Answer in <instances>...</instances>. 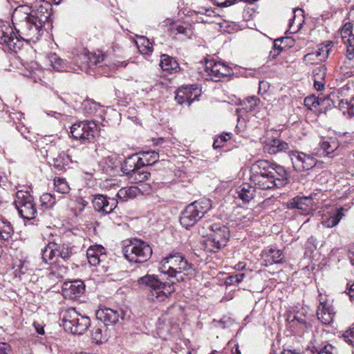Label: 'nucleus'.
I'll use <instances>...</instances> for the list:
<instances>
[{
	"label": "nucleus",
	"instance_id": "61",
	"mask_svg": "<svg viewBox=\"0 0 354 354\" xmlns=\"http://www.w3.org/2000/svg\"><path fill=\"white\" fill-rule=\"evenodd\" d=\"M307 243L311 245L313 248H317V240L315 236H311L308 239Z\"/></svg>",
	"mask_w": 354,
	"mask_h": 354
},
{
	"label": "nucleus",
	"instance_id": "21",
	"mask_svg": "<svg viewBox=\"0 0 354 354\" xmlns=\"http://www.w3.org/2000/svg\"><path fill=\"white\" fill-rule=\"evenodd\" d=\"M177 254L180 252L171 253L167 257H165L162 261V266L161 267V272L165 274H175L178 271V267L180 261L177 258Z\"/></svg>",
	"mask_w": 354,
	"mask_h": 354
},
{
	"label": "nucleus",
	"instance_id": "20",
	"mask_svg": "<svg viewBox=\"0 0 354 354\" xmlns=\"http://www.w3.org/2000/svg\"><path fill=\"white\" fill-rule=\"evenodd\" d=\"M283 259V252L275 248H270L262 252L263 264L266 267L274 263H280Z\"/></svg>",
	"mask_w": 354,
	"mask_h": 354
},
{
	"label": "nucleus",
	"instance_id": "23",
	"mask_svg": "<svg viewBox=\"0 0 354 354\" xmlns=\"http://www.w3.org/2000/svg\"><path fill=\"white\" fill-rule=\"evenodd\" d=\"M198 95L193 94L191 87H182L177 90L175 100L179 104H187L189 106L194 100H198Z\"/></svg>",
	"mask_w": 354,
	"mask_h": 354
},
{
	"label": "nucleus",
	"instance_id": "7",
	"mask_svg": "<svg viewBox=\"0 0 354 354\" xmlns=\"http://www.w3.org/2000/svg\"><path fill=\"white\" fill-rule=\"evenodd\" d=\"M210 232L205 242V250L216 253L226 246L230 239V230L227 227L218 223L209 226Z\"/></svg>",
	"mask_w": 354,
	"mask_h": 354
},
{
	"label": "nucleus",
	"instance_id": "41",
	"mask_svg": "<svg viewBox=\"0 0 354 354\" xmlns=\"http://www.w3.org/2000/svg\"><path fill=\"white\" fill-rule=\"evenodd\" d=\"M55 189L59 193L66 194L70 191V187L65 178L56 177L54 178Z\"/></svg>",
	"mask_w": 354,
	"mask_h": 354
},
{
	"label": "nucleus",
	"instance_id": "22",
	"mask_svg": "<svg viewBox=\"0 0 354 354\" xmlns=\"http://www.w3.org/2000/svg\"><path fill=\"white\" fill-rule=\"evenodd\" d=\"M105 249L100 245H94L90 246L86 250V257L88 261L92 266H97L100 264L102 261V258H104Z\"/></svg>",
	"mask_w": 354,
	"mask_h": 354
},
{
	"label": "nucleus",
	"instance_id": "63",
	"mask_svg": "<svg viewBox=\"0 0 354 354\" xmlns=\"http://www.w3.org/2000/svg\"><path fill=\"white\" fill-rule=\"evenodd\" d=\"M348 295L351 301H354V283L351 284L348 288Z\"/></svg>",
	"mask_w": 354,
	"mask_h": 354
},
{
	"label": "nucleus",
	"instance_id": "57",
	"mask_svg": "<svg viewBox=\"0 0 354 354\" xmlns=\"http://www.w3.org/2000/svg\"><path fill=\"white\" fill-rule=\"evenodd\" d=\"M344 104V100H341L340 104ZM345 104L347 105L348 114L351 117H353L354 116V97L351 99V100L349 102L346 101Z\"/></svg>",
	"mask_w": 354,
	"mask_h": 354
},
{
	"label": "nucleus",
	"instance_id": "42",
	"mask_svg": "<svg viewBox=\"0 0 354 354\" xmlns=\"http://www.w3.org/2000/svg\"><path fill=\"white\" fill-rule=\"evenodd\" d=\"M85 127V121L74 124L71 128V133L72 136L77 140H82L84 136V129Z\"/></svg>",
	"mask_w": 354,
	"mask_h": 354
},
{
	"label": "nucleus",
	"instance_id": "8",
	"mask_svg": "<svg viewBox=\"0 0 354 354\" xmlns=\"http://www.w3.org/2000/svg\"><path fill=\"white\" fill-rule=\"evenodd\" d=\"M76 149H68L66 151H59L55 145H50L46 149V157L49 159V164L59 171H66L71 162H78L75 156Z\"/></svg>",
	"mask_w": 354,
	"mask_h": 354
},
{
	"label": "nucleus",
	"instance_id": "28",
	"mask_svg": "<svg viewBox=\"0 0 354 354\" xmlns=\"http://www.w3.org/2000/svg\"><path fill=\"white\" fill-rule=\"evenodd\" d=\"M140 194V190L138 187L130 186L121 188L118 192L117 196L122 201H127L128 200L134 199Z\"/></svg>",
	"mask_w": 354,
	"mask_h": 354
},
{
	"label": "nucleus",
	"instance_id": "58",
	"mask_svg": "<svg viewBox=\"0 0 354 354\" xmlns=\"http://www.w3.org/2000/svg\"><path fill=\"white\" fill-rule=\"evenodd\" d=\"M173 31L174 32L175 34H183L187 36H188L189 33L190 32V30L180 25L174 26Z\"/></svg>",
	"mask_w": 354,
	"mask_h": 354
},
{
	"label": "nucleus",
	"instance_id": "9",
	"mask_svg": "<svg viewBox=\"0 0 354 354\" xmlns=\"http://www.w3.org/2000/svg\"><path fill=\"white\" fill-rule=\"evenodd\" d=\"M144 166L143 158L133 154L126 158L121 165L120 170L134 183H140L147 180L150 176V173L141 170Z\"/></svg>",
	"mask_w": 354,
	"mask_h": 354
},
{
	"label": "nucleus",
	"instance_id": "40",
	"mask_svg": "<svg viewBox=\"0 0 354 354\" xmlns=\"http://www.w3.org/2000/svg\"><path fill=\"white\" fill-rule=\"evenodd\" d=\"M141 155L142 157L140 158H143L145 166L156 163L159 158L158 153L155 151H143Z\"/></svg>",
	"mask_w": 354,
	"mask_h": 354
},
{
	"label": "nucleus",
	"instance_id": "1",
	"mask_svg": "<svg viewBox=\"0 0 354 354\" xmlns=\"http://www.w3.org/2000/svg\"><path fill=\"white\" fill-rule=\"evenodd\" d=\"M250 181L256 189L272 190L288 183V173L283 167L266 160H259L250 169Z\"/></svg>",
	"mask_w": 354,
	"mask_h": 354
},
{
	"label": "nucleus",
	"instance_id": "47",
	"mask_svg": "<svg viewBox=\"0 0 354 354\" xmlns=\"http://www.w3.org/2000/svg\"><path fill=\"white\" fill-rule=\"evenodd\" d=\"M41 205L46 208H52L55 204V197L49 193H44L40 197Z\"/></svg>",
	"mask_w": 354,
	"mask_h": 354
},
{
	"label": "nucleus",
	"instance_id": "49",
	"mask_svg": "<svg viewBox=\"0 0 354 354\" xmlns=\"http://www.w3.org/2000/svg\"><path fill=\"white\" fill-rule=\"evenodd\" d=\"M177 258L180 261L178 267V272H183L192 268V264L189 263L183 256L182 254H177Z\"/></svg>",
	"mask_w": 354,
	"mask_h": 354
},
{
	"label": "nucleus",
	"instance_id": "35",
	"mask_svg": "<svg viewBox=\"0 0 354 354\" xmlns=\"http://www.w3.org/2000/svg\"><path fill=\"white\" fill-rule=\"evenodd\" d=\"M333 46V42L328 41L326 44H320L317 50L313 51V53L315 54V56L318 57L319 61H325L328 58L330 49Z\"/></svg>",
	"mask_w": 354,
	"mask_h": 354
},
{
	"label": "nucleus",
	"instance_id": "45",
	"mask_svg": "<svg viewBox=\"0 0 354 354\" xmlns=\"http://www.w3.org/2000/svg\"><path fill=\"white\" fill-rule=\"evenodd\" d=\"M346 46V57L349 60L354 58V35L342 39Z\"/></svg>",
	"mask_w": 354,
	"mask_h": 354
},
{
	"label": "nucleus",
	"instance_id": "19",
	"mask_svg": "<svg viewBox=\"0 0 354 354\" xmlns=\"http://www.w3.org/2000/svg\"><path fill=\"white\" fill-rule=\"evenodd\" d=\"M265 150L270 154L287 152L290 150V145L281 139L271 137L266 140Z\"/></svg>",
	"mask_w": 354,
	"mask_h": 354
},
{
	"label": "nucleus",
	"instance_id": "18",
	"mask_svg": "<svg viewBox=\"0 0 354 354\" xmlns=\"http://www.w3.org/2000/svg\"><path fill=\"white\" fill-rule=\"evenodd\" d=\"M123 312L121 310H114L109 308H100L96 311L97 319L104 325H114L120 318L123 319Z\"/></svg>",
	"mask_w": 354,
	"mask_h": 354
},
{
	"label": "nucleus",
	"instance_id": "6",
	"mask_svg": "<svg viewBox=\"0 0 354 354\" xmlns=\"http://www.w3.org/2000/svg\"><path fill=\"white\" fill-rule=\"evenodd\" d=\"M122 253L130 262L144 263L151 257L152 248L147 242L135 239L124 245Z\"/></svg>",
	"mask_w": 354,
	"mask_h": 354
},
{
	"label": "nucleus",
	"instance_id": "34",
	"mask_svg": "<svg viewBox=\"0 0 354 354\" xmlns=\"http://www.w3.org/2000/svg\"><path fill=\"white\" fill-rule=\"evenodd\" d=\"M82 109L85 115H94L101 109L102 106L92 100H86L82 104Z\"/></svg>",
	"mask_w": 354,
	"mask_h": 354
},
{
	"label": "nucleus",
	"instance_id": "64",
	"mask_svg": "<svg viewBox=\"0 0 354 354\" xmlns=\"http://www.w3.org/2000/svg\"><path fill=\"white\" fill-rule=\"evenodd\" d=\"M294 319L297 320L300 324H304L306 328H308V326H310V324H307L304 319L299 317L297 315L294 316Z\"/></svg>",
	"mask_w": 354,
	"mask_h": 354
},
{
	"label": "nucleus",
	"instance_id": "29",
	"mask_svg": "<svg viewBox=\"0 0 354 354\" xmlns=\"http://www.w3.org/2000/svg\"><path fill=\"white\" fill-rule=\"evenodd\" d=\"M98 134L97 125L94 122L85 121L84 136L82 140H87L88 142H93L96 136Z\"/></svg>",
	"mask_w": 354,
	"mask_h": 354
},
{
	"label": "nucleus",
	"instance_id": "62",
	"mask_svg": "<svg viewBox=\"0 0 354 354\" xmlns=\"http://www.w3.org/2000/svg\"><path fill=\"white\" fill-rule=\"evenodd\" d=\"M33 324H34L35 328L38 334H39V335L44 334V329L42 326H41L39 324H36L35 322Z\"/></svg>",
	"mask_w": 354,
	"mask_h": 354
},
{
	"label": "nucleus",
	"instance_id": "17",
	"mask_svg": "<svg viewBox=\"0 0 354 354\" xmlns=\"http://www.w3.org/2000/svg\"><path fill=\"white\" fill-rule=\"evenodd\" d=\"M92 203L96 211L108 214L115 209L118 205V201L114 198L97 194L93 197Z\"/></svg>",
	"mask_w": 354,
	"mask_h": 354
},
{
	"label": "nucleus",
	"instance_id": "56",
	"mask_svg": "<svg viewBox=\"0 0 354 354\" xmlns=\"http://www.w3.org/2000/svg\"><path fill=\"white\" fill-rule=\"evenodd\" d=\"M304 62L307 64H313L315 62H319L318 59V57L315 56V54L312 52L306 54L304 57Z\"/></svg>",
	"mask_w": 354,
	"mask_h": 354
},
{
	"label": "nucleus",
	"instance_id": "44",
	"mask_svg": "<svg viewBox=\"0 0 354 354\" xmlns=\"http://www.w3.org/2000/svg\"><path fill=\"white\" fill-rule=\"evenodd\" d=\"M102 163L107 165V168L113 170L120 165L118 156L116 154H110L105 156L102 159Z\"/></svg>",
	"mask_w": 354,
	"mask_h": 354
},
{
	"label": "nucleus",
	"instance_id": "31",
	"mask_svg": "<svg viewBox=\"0 0 354 354\" xmlns=\"http://www.w3.org/2000/svg\"><path fill=\"white\" fill-rule=\"evenodd\" d=\"M344 210L342 207L337 208L335 212L322 221V225L328 228L336 226L344 216Z\"/></svg>",
	"mask_w": 354,
	"mask_h": 354
},
{
	"label": "nucleus",
	"instance_id": "54",
	"mask_svg": "<svg viewBox=\"0 0 354 354\" xmlns=\"http://www.w3.org/2000/svg\"><path fill=\"white\" fill-rule=\"evenodd\" d=\"M343 337L346 343L354 346V329L346 330L343 335Z\"/></svg>",
	"mask_w": 354,
	"mask_h": 354
},
{
	"label": "nucleus",
	"instance_id": "55",
	"mask_svg": "<svg viewBox=\"0 0 354 354\" xmlns=\"http://www.w3.org/2000/svg\"><path fill=\"white\" fill-rule=\"evenodd\" d=\"M14 274L17 277H21V274H24L27 271V268L25 266V263L20 262V264L14 267Z\"/></svg>",
	"mask_w": 354,
	"mask_h": 354
},
{
	"label": "nucleus",
	"instance_id": "14",
	"mask_svg": "<svg viewBox=\"0 0 354 354\" xmlns=\"http://www.w3.org/2000/svg\"><path fill=\"white\" fill-rule=\"evenodd\" d=\"M25 15L28 16L30 19L37 22L38 25H41L44 28L46 24L50 22V11L43 6H40L36 10H30L29 7L21 6L19 8Z\"/></svg>",
	"mask_w": 354,
	"mask_h": 354
},
{
	"label": "nucleus",
	"instance_id": "48",
	"mask_svg": "<svg viewBox=\"0 0 354 354\" xmlns=\"http://www.w3.org/2000/svg\"><path fill=\"white\" fill-rule=\"evenodd\" d=\"M327 68L325 65L315 66L313 70V76L314 80H325Z\"/></svg>",
	"mask_w": 354,
	"mask_h": 354
},
{
	"label": "nucleus",
	"instance_id": "5",
	"mask_svg": "<svg viewBox=\"0 0 354 354\" xmlns=\"http://www.w3.org/2000/svg\"><path fill=\"white\" fill-rule=\"evenodd\" d=\"M74 249V246L64 243L59 237H56L50 241L42 250V259L49 264L56 263L59 258L67 261L75 252Z\"/></svg>",
	"mask_w": 354,
	"mask_h": 354
},
{
	"label": "nucleus",
	"instance_id": "51",
	"mask_svg": "<svg viewBox=\"0 0 354 354\" xmlns=\"http://www.w3.org/2000/svg\"><path fill=\"white\" fill-rule=\"evenodd\" d=\"M231 133H227L225 135H221L216 139L214 140L213 143L214 149L220 148L222 145L228 139L230 138Z\"/></svg>",
	"mask_w": 354,
	"mask_h": 354
},
{
	"label": "nucleus",
	"instance_id": "39",
	"mask_svg": "<svg viewBox=\"0 0 354 354\" xmlns=\"http://www.w3.org/2000/svg\"><path fill=\"white\" fill-rule=\"evenodd\" d=\"M329 104V100L327 98L315 97V96H308L304 99V104L311 109L312 106H322L324 104Z\"/></svg>",
	"mask_w": 354,
	"mask_h": 354
},
{
	"label": "nucleus",
	"instance_id": "53",
	"mask_svg": "<svg viewBox=\"0 0 354 354\" xmlns=\"http://www.w3.org/2000/svg\"><path fill=\"white\" fill-rule=\"evenodd\" d=\"M103 55L101 54H91L88 56V64L89 66L97 65L103 61Z\"/></svg>",
	"mask_w": 354,
	"mask_h": 354
},
{
	"label": "nucleus",
	"instance_id": "30",
	"mask_svg": "<svg viewBox=\"0 0 354 354\" xmlns=\"http://www.w3.org/2000/svg\"><path fill=\"white\" fill-rule=\"evenodd\" d=\"M160 66L163 71H169L170 73L177 71V69L179 68L177 61L174 57L166 54L161 55Z\"/></svg>",
	"mask_w": 354,
	"mask_h": 354
},
{
	"label": "nucleus",
	"instance_id": "59",
	"mask_svg": "<svg viewBox=\"0 0 354 354\" xmlns=\"http://www.w3.org/2000/svg\"><path fill=\"white\" fill-rule=\"evenodd\" d=\"M214 1L220 7H227L236 3V0H214Z\"/></svg>",
	"mask_w": 354,
	"mask_h": 354
},
{
	"label": "nucleus",
	"instance_id": "3",
	"mask_svg": "<svg viewBox=\"0 0 354 354\" xmlns=\"http://www.w3.org/2000/svg\"><path fill=\"white\" fill-rule=\"evenodd\" d=\"M20 12L21 10H19V8L16 10L12 19L19 42L21 40L26 42H35L44 32L41 25H38L26 15L22 20L17 21Z\"/></svg>",
	"mask_w": 354,
	"mask_h": 354
},
{
	"label": "nucleus",
	"instance_id": "27",
	"mask_svg": "<svg viewBox=\"0 0 354 354\" xmlns=\"http://www.w3.org/2000/svg\"><path fill=\"white\" fill-rule=\"evenodd\" d=\"M312 207V199L308 197H296L288 204L290 209H298L307 212Z\"/></svg>",
	"mask_w": 354,
	"mask_h": 354
},
{
	"label": "nucleus",
	"instance_id": "2",
	"mask_svg": "<svg viewBox=\"0 0 354 354\" xmlns=\"http://www.w3.org/2000/svg\"><path fill=\"white\" fill-rule=\"evenodd\" d=\"M182 272H176L175 274H169V277L176 278V281L169 280V281H162L157 275L147 274L138 279V282L140 285H145L149 288V297L153 301L161 302L167 299L173 292H175L174 285L176 281H183L185 280Z\"/></svg>",
	"mask_w": 354,
	"mask_h": 354
},
{
	"label": "nucleus",
	"instance_id": "16",
	"mask_svg": "<svg viewBox=\"0 0 354 354\" xmlns=\"http://www.w3.org/2000/svg\"><path fill=\"white\" fill-rule=\"evenodd\" d=\"M0 44L6 45L10 49L20 48L19 39L9 24H0Z\"/></svg>",
	"mask_w": 354,
	"mask_h": 354
},
{
	"label": "nucleus",
	"instance_id": "43",
	"mask_svg": "<svg viewBox=\"0 0 354 354\" xmlns=\"http://www.w3.org/2000/svg\"><path fill=\"white\" fill-rule=\"evenodd\" d=\"M310 352L312 354H336V349L335 348L330 344H327L322 347L317 346H313L311 349Z\"/></svg>",
	"mask_w": 354,
	"mask_h": 354
},
{
	"label": "nucleus",
	"instance_id": "26",
	"mask_svg": "<svg viewBox=\"0 0 354 354\" xmlns=\"http://www.w3.org/2000/svg\"><path fill=\"white\" fill-rule=\"evenodd\" d=\"M293 17L290 19L289 28L290 33L297 32L302 27L304 21V11L302 9L296 8L293 10Z\"/></svg>",
	"mask_w": 354,
	"mask_h": 354
},
{
	"label": "nucleus",
	"instance_id": "52",
	"mask_svg": "<svg viewBox=\"0 0 354 354\" xmlns=\"http://www.w3.org/2000/svg\"><path fill=\"white\" fill-rule=\"evenodd\" d=\"M353 25L350 22L346 23L341 30V35L342 39L348 37L350 35H354L352 33Z\"/></svg>",
	"mask_w": 354,
	"mask_h": 354
},
{
	"label": "nucleus",
	"instance_id": "13",
	"mask_svg": "<svg viewBox=\"0 0 354 354\" xmlns=\"http://www.w3.org/2000/svg\"><path fill=\"white\" fill-rule=\"evenodd\" d=\"M292 165L297 171H304L313 169L317 164V160L308 154L297 151L290 154Z\"/></svg>",
	"mask_w": 354,
	"mask_h": 354
},
{
	"label": "nucleus",
	"instance_id": "15",
	"mask_svg": "<svg viewBox=\"0 0 354 354\" xmlns=\"http://www.w3.org/2000/svg\"><path fill=\"white\" fill-rule=\"evenodd\" d=\"M84 291L85 286L81 280L66 281L62 287V294L66 299H77L84 293Z\"/></svg>",
	"mask_w": 354,
	"mask_h": 354
},
{
	"label": "nucleus",
	"instance_id": "46",
	"mask_svg": "<svg viewBox=\"0 0 354 354\" xmlns=\"http://www.w3.org/2000/svg\"><path fill=\"white\" fill-rule=\"evenodd\" d=\"M260 102V100L257 96L252 95L245 98L243 101V105H245V109H247V111H253L254 109L257 106L259 103Z\"/></svg>",
	"mask_w": 354,
	"mask_h": 354
},
{
	"label": "nucleus",
	"instance_id": "24",
	"mask_svg": "<svg viewBox=\"0 0 354 354\" xmlns=\"http://www.w3.org/2000/svg\"><path fill=\"white\" fill-rule=\"evenodd\" d=\"M317 318L324 324L328 325L330 324L335 316V313L331 306L326 302H320L317 310Z\"/></svg>",
	"mask_w": 354,
	"mask_h": 354
},
{
	"label": "nucleus",
	"instance_id": "32",
	"mask_svg": "<svg viewBox=\"0 0 354 354\" xmlns=\"http://www.w3.org/2000/svg\"><path fill=\"white\" fill-rule=\"evenodd\" d=\"M106 326L102 323H98L91 330V339L96 344H101L107 339L105 330Z\"/></svg>",
	"mask_w": 354,
	"mask_h": 354
},
{
	"label": "nucleus",
	"instance_id": "10",
	"mask_svg": "<svg viewBox=\"0 0 354 354\" xmlns=\"http://www.w3.org/2000/svg\"><path fill=\"white\" fill-rule=\"evenodd\" d=\"M90 325V318L78 313L74 308L68 309L63 317L64 330L73 335H82Z\"/></svg>",
	"mask_w": 354,
	"mask_h": 354
},
{
	"label": "nucleus",
	"instance_id": "4",
	"mask_svg": "<svg viewBox=\"0 0 354 354\" xmlns=\"http://www.w3.org/2000/svg\"><path fill=\"white\" fill-rule=\"evenodd\" d=\"M212 208L211 200L203 198L188 205L180 216L183 227L188 229L198 222Z\"/></svg>",
	"mask_w": 354,
	"mask_h": 354
},
{
	"label": "nucleus",
	"instance_id": "36",
	"mask_svg": "<svg viewBox=\"0 0 354 354\" xmlns=\"http://www.w3.org/2000/svg\"><path fill=\"white\" fill-rule=\"evenodd\" d=\"M289 37H280L274 41L272 49L270 52L269 57L270 59H275L282 51L283 47L281 46V44L284 41H290Z\"/></svg>",
	"mask_w": 354,
	"mask_h": 354
},
{
	"label": "nucleus",
	"instance_id": "37",
	"mask_svg": "<svg viewBox=\"0 0 354 354\" xmlns=\"http://www.w3.org/2000/svg\"><path fill=\"white\" fill-rule=\"evenodd\" d=\"M48 58L50 65L55 70L57 71L66 70V62L58 57L55 53L50 55Z\"/></svg>",
	"mask_w": 354,
	"mask_h": 354
},
{
	"label": "nucleus",
	"instance_id": "50",
	"mask_svg": "<svg viewBox=\"0 0 354 354\" xmlns=\"http://www.w3.org/2000/svg\"><path fill=\"white\" fill-rule=\"evenodd\" d=\"M245 276V274L244 273H239L234 275H231L226 279V283L227 285L239 283L243 280Z\"/></svg>",
	"mask_w": 354,
	"mask_h": 354
},
{
	"label": "nucleus",
	"instance_id": "11",
	"mask_svg": "<svg viewBox=\"0 0 354 354\" xmlns=\"http://www.w3.org/2000/svg\"><path fill=\"white\" fill-rule=\"evenodd\" d=\"M19 214L24 220H32L36 218L37 212L33 197L28 192L19 190L16 193L15 201Z\"/></svg>",
	"mask_w": 354,
	"mask_h": 354
},
{
	"label": "nucleus",
	"instance_id": "25",
	"mask_svg": "<svg viewBox=\"0 0 354 354\" xmlns=\"http://www.w3.org/2000/svg\"><path fill=\"white\" fill-rule=\"evenodd\" d=\"M256 188L250 184L244 183L237 187L235 196L243 203H248L254 197Z\"/></svg>",
	"mask_w": 354,
	"mask_h": 354
},
{
	"label": "nucleus",
	"instance_id": "38",
	"mask_svg": "<svg viewBox=\"0 0 354 354\" xmlns=\"http://www.w3.org/2000/svg\"><path fill=\"white\" fill-rule=\"evenodd\" d=\"M319 146L324 153H326V155H328L333 153L337 149L338 144L335 140H332L331 138H327L326 140H322L319 142Z\"/></svg>",
	"mask_w": 354,
	"mask_h": 354
},
{
	"label": "nucleus",
	"instance_id": "60",
	"mask_svg": "<svg viewBox=\"0 0 354 354\" xmlns=\"http://www.w3.org/2000/svg\"><path fill=\"white\" fill-rule=\"evenodd\" d=\"M325 84H326L325 80H314V87L317 91H322L324 88Z\"/></svg>",
	"mask_w": 354,
	"mask_h": 354
},
{
	"label": "nucleus",
	"instance_id": "12",
	"mask_svg": "<svg viewBox=\"0 0 354 354\" xmlns=\"http://www.w3.org/2000/svg\"><path fill=\"white\" fill-rule=\"evenodd\" d=\"M232 69L220 62L210 59L206 62L203 75L206 80L218 82L221 78L230 75Z\"/></svg>",
	"mask_w": 354,
	"mask_h": 354
},
{
	"label": "nucleus",
	"instance_id": "33",
	"mask_svg": "<svg viewBox=\"0 0 354 354\" xmlns=\"http://www.w3.org/2000/svg\"><path fill=\"white\" fill-rule=\"evenodd\" d=\"M13 233V227L10 223L4 218H0V238L8 241L12 238Z\"/></svg>",
	"mask_w": 354,
	"mask_h": 354
}]
</instances>
